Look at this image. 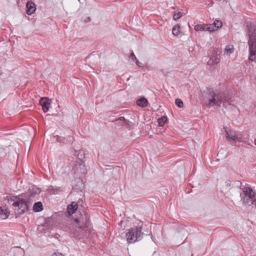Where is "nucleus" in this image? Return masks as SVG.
Instances as JSON below:
<instances>
[{
	"label": "nucleus",
	"instance_id": "f257e3e1",
	"mask_svg": "<svg viewBox=\"0 0 256 256\" xmlns=\"http://www.w3.org/2000/svg\"><path fill=\"white\" fill-rule=\"evenodd\" d=\"M40 190L38 188H30L28 191L18 196H8L4 199L6 202L14 209L16 217L29 210L30 200L39 194Z\"/></svg>",
	"mask_w": 256,
	"mask_h": 256
},
{
	"label": "nucleus",
	"instance_id": "f03ea898",
	"mask_svg": "<svg viewBox=\"0 0 256 256\" xmlns=\"http://www.w3.org/2000/svg\"><path fill=\"white\" fill-rule=\"evenodd\" d=\"M210 96L208 98L209 106H214L216 108L220 106L222 102L223 106L226 108H234L236 106L232 104V96L228 92L224 91L223 92L216 94L212 89L209 90Z\"/></svg>",
	"mask_w": 256,
	"mask_h": 256
},
{
	"label": "nucleus",
	"instance_id": "7ed1b4c3",
	"mask_svg": "<svg viewBox=\"0 0 256 256\" xmlns=\"http://www.w3.org/2000/svg\"><path fill=\"white\" fill-rule=\"evenodd\" d=\"M247 30L249 40L250 56L249 60H256V26L252 22L247 24Z\"/></svg>",
	"mask_w": 256,
	"mask_h": 256
},
{
	"label": "nucleus",
	"instance_id": "20e7f679",
	"mask_svg": "<svg viewBox=\"0 0 256 256\" xmlns=\"http://www.w3.org/2000/svg\"><path fill=\"white\" fill-rule=\"evenodd\" d=\"M142 230V226L130 228L126 235L128 242V244L134 243L136 241L141 240L144 235Z\"/></svg>",
	"mask_w": 256,
	"mask_h": 256
},
{
	"label": "nucleus",
	"instance_id": "39448f33",
	"mask_svg": "<svg viewBox=\"0 0 256 256\" xmlns=\"http://www.w3.org/2000/svg\"><path fill=\"white\" fill-rule=\"evenodd\" d=\"M84 154L83 152H80L78 154V160L76 161L74 167V170L75 174L78 173L79 176H82L85 175L87 172V170L84 164V161L82 159V155Z\"/></svg>",
	"mask_w": 256,
	"mask_h": 256
},
{
	"label": "nucleus",
	"instance_id": "423d86ee",
	"mask_svg": "<svg viewBox=\"0 0 256 256\" xmlns=\"http://www.w3.org/2000/svg\"><path fill=\"white\" fill-rule=\"evenodd\" d=\"M224 132L226 133V138L228 141L232 140L236 142L238 140V137L234 131L232 130L226 126L224 127Z\"/></svg>",
	"mask_w": 256,
	"mask_h": 256
},
{
	"label": "nucleus",
	"instance_id": "0eeeda50",
	"mask_svg": "<svg viewBox=\"0 0 256 256\" xmlns=\"http://www.w3.org/2000/svg\"><path fill=\"white\" fill-rule=\"evenodd\" d=\"M243 192L244 194V200H247V198H256V193L254 192L250 187H246L243 188Z\"/></svg>",
	"mask_w": 256,
	"mask_h": 256
},
{
	"label": "nucleus",
	"instance_id": "6e6552de",
	"mask_svg": "<svg viewBox=\"0 0 256 256\" xmlns=\"http://www.w3.org/2000/svg\"><path fill=\"white\" fill-rule=\"evenodd\" d=\"M50 100L44 97L41 98L40 101V104L42 107V109L44 112H48L50 106Z\"/></svg>",
	"mask_w": 256,
	"mask_h": 256
},
{
	"label": "nucleus",
	"instance_id": "1a4fd4ad",
	"mask_svg": "<svg viewBox=\"0 0 256 256\" xmlns=\"http://www.w3.org/2000/svg\"><path fill=\"white\" fill-rule=\"evenodd\" d=\"M82 224H80L78 228L82 230V228H86L90 225V216L86 212H84V216L81 218Z\"/></svg>",
	"mask_w": 256,
	"mask_h": 256
},
{
	"label": "nucleus",
	"instance_id": "9d476101",
	"mask_svg": "<svg viewBox=\"0 0 256 256\" xmlns=\"http://www.w3.org/2000/svg\"><path fill=\"white\" fill-rule=\"evenodd\" d=\"M78 208V204L75 202H72L70 204L68 205L66 212L69 216L74 214Z\"/></svg>",
	"mask_w": 256,
	"mask_h": 256
},
{
	"label": "nucleus",
	"instance_id": "9b49d317",
	"mask_svg": "<svg viewBox=\"0 0 256 256\" xmlns=\"http://www.w3.org/2000/svg\"><path fill=\"white\" fill-rule=\"evenodd\" d=\"M26 13L28 15L34 14L36 10V6L32 0H29L26 4Z\"/></svg>",
	"mask_w": 256,
	"mask_h": 256
},
{
	"label": "nucleus",
	"instance_id": "f8f14e48",
	"mask_svg": "<svg viewBox=\"0 0 256 256\" xmlns=\"http://www.w3.org/2000/svg\"><path fill=\"white\" fill-rule=\"evenodd\" d=\"M64 190V188L62 186L60 187H50L49 188L48 190L49 194H60V193H62L63 192Z\"/></svg>",
	"mask_w": 256,
	"mask_h": 256
},
{
	"label": "nucleus",
	"instance_id": "ddd939ff",
	"mask_svg": "<svg viewBox=\"0 0 256 256\" xmlns=\"http://www.w3.org/2000/svg\"><path fill=\"white\" fill-rule=\"evenodd\" d=\"M222 22L221 21L218 20H216L212 24H210V32H214L218 30L219 28L222 26Z\"/></svg>",
	"mask_w": 256,
	"mask_h": 256
},
{
	"label": "nucleus",
	"instance_id": "4468645a",
	"mask_svg": "<svg viewBox=\"0 0 256 256\" xmlns=\"http://www.w3.org/2000/svg\"><path fill=\"white\" fill-rule=\"evenodd\" d=\"M194 30L196 31H208L210 32V27L208 24H198L194 26Z\"/></svg>",
	"mask_w": 256,
	"mask_h": 256
},
{
	"label": "nucleus",
	"instance_id": "2eb2a0df",
	"mask_svg": "<svg viewBox=\"0 0 256 256\" xmlns=\"http://www.w3.org/2000/svg\"><path fill=\"white\" fill-rule=\"evenodd\" d=\"M116 124L118 126L124 125L130 126V124H132V122L126 120L124 117L120 116L116 120Z\"/></svg>",
	"mask_w": 256,
	"mask_h": 256
},
{
	"label": "nucleus",
	"instance_id": "dca6fc26",
	"mask_svg": "<svg viewBox=\"0 0 256 256\" xmlns=\"http://www.w3.org/2000/svg\"><path fill=\"white\" fill-rule=\"evenodd\" d=\"M136 104L142 108L146 107L148 104V100L144 97H141L136 101Z\"/></svg>",
	"mask_w": 256,
	"mask_h": 256
},
{
	"label": "nucleus",
	"instance_id": "f3484780",
	"mask_svg": "<svg viewBox=\"0 0 256 256\" xmlns=\"http://www.w3.org/2000/svg\"><path fill=\"white\" fill-rule=\"evenodd\" d=\"M76 182L78 183L77 185L72 186V188L74 190H82V188L84 187L83 180L80 178H78V179L76 180Z\"/></svg>",
	"mask_w": 256,
	"mask_h": 256
},
{
	"label": "nucleus",
	"instance_id": "a211bd4d",
	"mask_svg": "<svg viewBox=\"0 0 256 256\" xmlns=\"http://www.w3.org/2000/svg\"><path fill=\"white\" fill-rule=\"evenodd\" d=\"M10 212L6 208H2L0 206V219L5 220L8 217Z\"/></svg>",
	"mask_w": 256,
	"mask_h": 256
},
{
	"label": "nucleus",
	"instance_id": "6ab92c4d",
	"mask_svg": "<svg viewBox=\"0 0 256 256\" xmlns=\"http://www.w3.org/2000/svg\"><path fill=\"white\" fill-rule=\"evenodd\" d=\"M33 210L34 212H40L43 210V206L40 202H38L34 204Z\"/></svg>",
	"mask_w": 256,
	"mask_h": 256
},
{
	"label": "nucleus",
	"instance_id": "aec40b11",
	"mask_svg": "<svg viewBox=\"0 0 256 256\" xmlns=\"http://www.w3.org/2000/svg\"><path fill=\"white\" fill-rule=\"evenodd\" d=\"M217 55L211 56L208 62V64L214 65L218 64L220 61V58Z\"/></svg>",
	"mask_w": 256,
	"mask_h": 256
},
{
	"label": "nucleus",
	"instance_id": "412c9836",
	"mask_svg": "<svg viewBox=\"0 0 256 256\" xmlns=\"http://www.w3.org/2000/svg\"><path fill=\"white\" fill-rule=\"evenodd\" d=\"M243 203L245 204L246 205L248 206H252L253 204L256 205V198H247V200H244V197L243 198L242 200Z\"/></svg>",
	"mask_w": 256,
	"mask_h": 256
},
{
	"label": "nucleus",
	"instance_id": "4be33fe9",
	"mask_svg": "<svg viewBox=\"0 0 256 256\" xmlns=\"http://www.w3.org/2000/svg\"><path fill=\"white\" fill-rule=\"evenodd\" d=\"M172 32L174 36H178L180 34V26L179 24H177L173 27Z\"/></svg>",
	"mask_w": 256,
	"mask_h": 256
},
{
	"label": "nucleus",
	"instance_id": "5701e85b",
	"mask_svg": "<svg viewBox=\"0 0 256 256\" xmlns=\"http://www.w3.org/2000/svg\"><path fill=\"white\" fill-rule=\"evenodd\" d=\"M168 120L166 116H162L158 119V122L160 126H163Z\"/></svg>",
	"mask_w": 256,
	"mask_h": 256
},
{
	"label": "nucleus",
	"instance_id": "b1692460",
	"mask_svg": "<svg viewBox=\"0 0 256 256\" xmlns=\"http://www.w3.org/2000/svg\"><path fill=\"white\" fill-rule=\"evenodd\" d=\"M184 14V12H174L173 16V19L177 20L180 19Z\"/></svg>",
	"mask_w": 256,
	"mask_h": 256
},
{
	"label": "nucleus",
	"instance_id": "393cba45",
	"mask_svg": "<svg viewBox=\"0 0 256 256\" xmlns=\"http://www.w3.org/2000/svg\"><path fill=\"white\" fill-rule=\"evenodd\" d=\"M176 104L180 108H182L184 106L183 102L180 98H176L175 100Z\"/></svg>",
	"mask_w": 256,
	"mask_h": 256
},
{
	"label": "nucleus",
	"instance_id": "a878e982",
	"mask_svg": "<svg viewBox=\"0 0 256 256\" xmlns=\"http://www.w3.org/2000/svg\"><path fill=\"white\" fill-rule=\"evenodd\" d=\"M54 138H56V140L60 143H64L65 142V141H66L65 138L60 136H54Z\"/></svg>",
	"mask_w": 256,
	"mask_h": 256
},
{
	"label": "nucleus",
	"instance_id": "bb28decb",
	"mask_svg": "<svg viewBox=\"0 0 256 256\" xmlns=\"http://www.w3.org/2000/svg\"><path fill=\"white\" fill-rule=\"evenodd\" d=\"M42 225L44 226V227L46 230H48L50 229L52 224L48 222H44V224H42Z\"/></svg>",
	"mask_w": 256,
	"mask_h": 256
},
{
	"label": "nucleus",
	"instance_id": "cd10ccee",
	"mask_svg": "<svg viewBox=\"0 0 256 256\" xmlns=\"http://www.w3.org/2000/svg\"><path fill=\"white\" fill-rule=\"evenodd\" d=\"M234 51L233 48L230 46H227L225 48V52L227 54L232 53Z\"/></svg>",
	"mask_w": 256,
	"mask_h": 256
},
{
	"label": "nucleus",
	"instance_id": "c85d7f7f",
	"mask_svg": "<svg viewBox=\"0 0 256 256\" xmlns=\"http://www.w3.org/2000/svg\"><path fill=\"white\" fill-rule=\"evenodd\" d=\"M38 230L42 233L44 232H45L46 231L44 228V226H42V224L38 226Z\"/></svg>",
	"mask_w": 256,
	"mask_h": 256
},
{
	"label": "nucleus",
	"instance_id": "c756f323",
	"mask_svg": "<svg viewBox=\"0 0 256 256\" xmlns=\"http://www.w3.org/2000/svg\"><path fill=\"white\" fill-rule=\"evenodd\" d=\"M130 58H131L133 61H134L136 60H137L136 56L134 55V54L132 51V52L130 54Z\"/></svg>",
	"mask_w": 256,
	"mask_h": 256
},
{
	"label": "nucleus",
	"instance_id": "7c9ffc66",
	"mask_svg": "<svg viewBox=\"0 0 256 256\" xmlns=\"http://www.w3.org/2000/svg\"><path fill=\"white\" fill-rule=\"evenodd\" d=\"M74 222L78 224V227L79 226L80 224H82V220H80L78 218H74Z\"/></svg>",
	"mask_w": 256,
	"mask_h": 256
},
{
	"label": "nucleus",
	"instance_id": "2f4dec72",
	"mask_svg": "<svg viewBox=\"0 0 256 256\" xmlns=\"http://www.w3.org/2000/svg\"><path fill=\"white\" fill-rule=\"evenodd\" d=\"M52 256H64V255L62 253L56 251L53 253Z\"/></svg>",
	"mask_w": 256,
	"mask_h": 256
},
{
	"label": "nucleus",
	"instance_id": "473e14b6",
	"mask_svg": "<svg viewBox=\"0 0 256 256\" xmlns=\"http://www.w3.org/2000/svg\"><path fill=\"white\" fill-rule=\"evenodd\" d=\"M226 186L227 187H230L229 190L231 189L232 187H230L232 185V182L230 180H228L225 182Z\"/></svg>",
	"mask_w": 256,
	"mask_h": 256
},
{
	"label": "nucleus",
	"instance_id": "72a5a7b5",
	"mask_svg": "<svg viewBox=\"0 0 256 256\" xmlns=\"http://www.w3.org/2000/svg\"><path fill=\"white\" fill-rule=\"evenodd\" d=\"M136 64L138 67H140V68L143 67V64L142 63H141L138 60H136Z\"/></svg>",
	"mask_w": 256,
	"mask_h": 256
},
{
	"label": "nucleus",
	"instance_id": "f704fd0d",
	"mask_svg": "<svg viewBox=\"0 0 256 256\" xmlns=\"http://www.w3.org/2000/svg\"><path fill=\"white\" fill-rule=\"evenodd\" d=\"M234 183L238 187H240L242 184V182L238 180L234 181Z\"/></svg>",
	"mask_w": 256,
	"mask_h": 256
},
{
	"label": "nucleus",
	"instance_id": "c9c22d12",
	"mask_svg": "<svg viewBox=\"0 0 256 256\" xmlns=\"http://www.w3.org/2000/svg\"><path fill=\"white\" fill-rule=\"evenodd\" d=\"M44 222H48V223L52 224V219L50 218H46Z\"/></svg>",
	"mask_w": 256,
	"mask_h": 256
},
{
	"label": "nucleus",
	"instance_id": "e433bc0d",
	"mask_svg": "<svg viewBox=\"0 0 256 256\" xmlns=\"http://www.w3.org/2000/svg\"><path fill=\"white\" fill-rule=\"evenodd\" d=\"M90 17H88V18H86L85 19L84 22H90Z\"/></svg>",
	"mask_w": 256,
	"mask_h": 256
},
{
	"label": "nucleus",
	"instance_id": "4c0bfd02",
	"mask_svg": "<svg viewBox=\"0 0 256 256\" xmlns=\"http://www.w3.org/2000/svg\"><path fill=\"white\" fill-rule=\"evenodd\" d=\"M254 144L256 146V138L254 140Z\"/></svg>",
	"mask_w": 256,
	"mask_h": 256
},
{
	"label": "nucleus",
	"instance_id": "58836bf2",
	"mask_svg": "<svg viewBox=\"0 0 256 256\" xmlns=\"http://www.w3.org/2000/svg\"><path fill=\"white\" fill-rule=\"evenodd\" d=\"M0 74H1L0 73Z\"/></svg>",
	"mask_w": 256,
	"mask_h": 256
}]
</instances>
